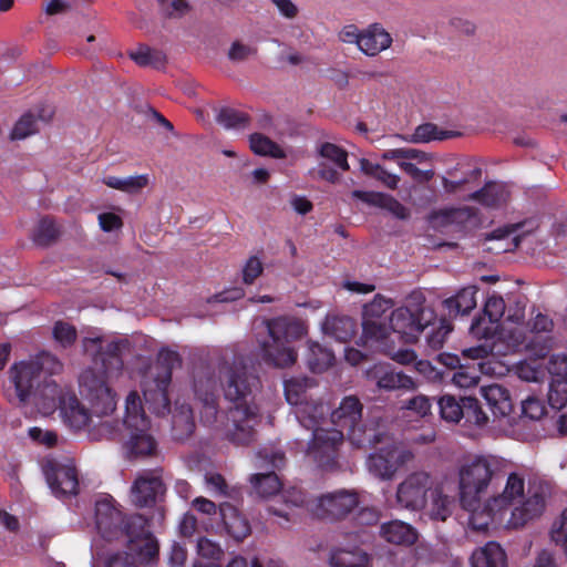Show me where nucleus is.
<instances>
[{
	"instance_id": "obj_4",
	"label": "nucleus",
	"mask_w": 567,
	"mask_h": 567,
	"mask_svg": "<svg viewBox=\"0 0 567 567\" xmlns=\"http://www.w3.org/2000/svg\"><path fill=\"white\" fill-rule=\"evenodd\" d=\"M508 462L496 455H481L464 463L458 471L460 502L471 513V522L475 528L488 525L483 512L487 503L483 499L491 486L506 475Z\"/></svg>"
},
{
	"instance_id": "obj_53",
	"label": "nucleus",
	"mask_w": 567,
	"mask_h": 567,
	"mask_svg": "<svg viewBox=\"0 0 567 567\" xmlns=\"http://www.w3.org/2000/svg\"><path fill=\"white\" fill-rule=\"evenodd\" d=\"M257 54V48L234 41L227 52L228 59L234 63H241Z\"/></svg>"
},
{
	"instance_id": "obj_58",
	"label": "nucleus",
	"mask_w": 567,
	"mask_h": 567,
	"mask_svg": "<svg viewBox=\"0 0 567 567\" xmlns=\"http://www.w3.org/2000/svg\"><path fill=\"white\" fill-rule=\"evenodd\" d=\"M522 411L524 415L530 420H540L545 414L546 409L539 399L529 396L522 402Z\"/></svg>"
},
{
	"instance_id": "obj_16",
	"label": "nucleus",
	"mask_w": 567,
	"mask_h": 567,
	"mask_svg": "<svg viewBox=\"0 0 567 567\" xmlns=\"http://www.w3.org/2000/svg\"><path fill=\"white\" fill-rule=\"evenodd\" d=\"M358 496L346 489L321 495L308 503V511L318 518L341 519L358 506Z\"/></svg>"
},
{
	"instance_id": "obj_61",
	"label": "nucleus",
	"mask_w": 567,
	"mask_h": 567,
	"mask_svg": "<svg viewBox=\"0 0 567 567\" xmlns=\"http://www.w3.org/2000/svg\"><path fill=\"white\" fill-rule=\"evenodd\" d=\"M262 272V264L257 257H250L244 269H243V280L247 285H251L257 277H259Z\"/></svg>"
},
{
	"instance_id": "obj_34",
	"label": "nucleus",
	"mask_w": 567,
	"mask_h": 567,
	"mask_svg": "<svg viewBox=\"0 0 567 567\" xmlns=\"http://www.w3.org/2000/svg\"><path fill=\"white\" fill-rule=\"evenodd\" d=\"M471 560L473 567H507L505 551L494 542L475 550Z\"/></svg>"
},
{
	"instance_id": "obj_38",
	"label": "nucleus",
	"mask_w": 567,
	"mask_h": 567,
	"mask_svg": "<svg viewBox=\"0 0 567 567\" xmlns=\"http://www.w3.org/2000/svg\"><path fill=\"white\" fill-rule=\"evenodd\" d=\"M329 563L331 567H367L369 557L358 548L336 549L331 551Z\"/></svg>"
},
{
	"instance_id": "obj_45",
	"label": "nucleus",
	"mask_w": 567,
	"mask_h": 567,
	"mask_svg": "<svg viewBox=\"0 0 567 567\" xmlns=\"http://www.w3.org/2000/svg\"><path fill=\"white\" fill-rule=\"evenodd\" d=\"M51 114L43 115L39 114L38 117L41 120H48L50 118ZM38 132V123H37V116L28 112L23 114L19 121L14 124L12 132L10 134V138L16 140H24L29 137L30 135H33Z\"/></svg>"
},
{
	"instance_id": "obj_42",
	"label": "nucleus",
	"mask_w": 567,
	"mask_h": 567,
	"mask_svg": "<svg viewBox=\"0 0 567 567\" xmlns=\"http://www.w3.org/2000/svg\"><path fill=\"white\" fill-rule=\"evenodd\" d=\"M216 121L227 130H243L248 126L250 117L235 109L221 107L217 111Z\"/></svg>"
},
{
	"instance_id": "obj_7",
	"label": "nucleus",
	"mask_w": 567,
	"mask_h": 567,
	"mask_svg": "<svg viewBox=\"0 0 567 567\" xmlns=\"http://www.w3.org/2000/svg\"><path fill=\"white\" fill-rule=\"evenodd\" d=\"M122 425L124 430L123 451L127 458H144L156 453L157 443L148 433L150 422L136 392H131L126 398Z\"/></svg>"
},
{
	"instance_id": "obj_41",
	"label": "nucleus",
	"mask_w": 567,
	"mask_h": 567,
	"mask_svg": "<svg viewBox=\"0 0 567 567\" xmlns=\"http://www.w3.org/2000/svg\"><path fill=\"white\" fill-rule=\"evenodd\" d=\"M313 385V381L308 378H291L285 381V395L289 404L298 408L308 402L306 391Z\"/></svg>"
},
{
	"instance_id": "obj_48",
	"label": "nucleus",
	"mask_w": 567,
	"mask_h": 567,
	"mask_svg": "<svg viewBox=\"0 0 567 567\" xmlns=\"http://www.w3.org/2000/svg\"><path fill=\"white\" fill-rule=\"evenodd\" d=\"M130 56L141 66L152 65L161 68L165 63V55L161 51L148 47H140L136 51L131 52Z\"/></svg>"
},
{
	"instance_id": "obj_51",
	"label": "nucleus",
	"mask_w": 567,
	"mask_h": 567,
	"mask_svg": "<svg viewBox=\"0 0 567 567\" xmlns=\"http://www.w3.org/2000/svg\"><path fill=\"white\" fill-rule=\"evenodd\" d=\"M28 361L38 367V372L41 374V378H43V374H56L61 372L63 368L59 359L49 352H41L35 358Z\"/></svg>"
},
{
	"instance_id": "obj_5",
	"label": "nucleus",
	"mask_w": 567,
	"mask_h": 567,
	"mask_svg": "<svg viewBox=\"0 0 567 567\" xmlns=\"http://www.w3.org/2000/svg\"><path fill=\"white\" fill-rule=\"evenodd\" d=\"M9 402L18 406L33 404L42 415H50L56 410L58 384L41 378L38 367L29 361H20L9 369Z\"/></svg>"
},
{
	"instance_id": "obj_49",
	"label": "nucleus",
	"mask_w": 567,
	"mask_h": 567,
	"mask_svg": "<svg viewBox=\"0 0 567 567\" xmlns=\"http://www.w3.org/2000/svg\"><path fill=\"white\" fill-rule=\"evenodd\" d=\"M393 306L391 299L377 295L374 299L363 308L362 320H389L383 317L386 310Z\"/></svg>"
},
{
	"instance_id": "obj_2",
	"label": "nucleus",
	"mask_w": 567,
	"mask_h": 567,
	"mask_svg": "<svg viewBox=\"0 0 567 567\" xmlns=\"http://www.w3.org/2000/svg\"><path fill=\"white\" fill-rule=\"evenodd\" d=\"M223 393L228 403L225 424L226 439L237 446H247L257 437L260 409L256 402L258 377L241 359L221 358Z\"/></svg>"
},
{
	"instance_id": "obj_9",
	"label": "nucleus",
	"mask_w": 567,
	"mask_h": 567,
	"mask_svg": "<svg viewBox=\"0 0 567 567\" xmlns=\"http://www.w3.org/2000/svg\"><path fill=\"white\" fill-rule=\"evenodd\" d=\"M363 405L354 395L346 396L341 400L339 406L330 414L331 423L334 430H341L348 436L350 442L358 446L372 444L375 436L367 434L362 422Z\"/></svg>"
},
{
	"instance_id": "obj_29",
	"label": "nucleus",
	"mask_w": 567,
	"mask_h": 567,
	"mask_svg": "<svg viewBox=\"0 0 567 567\" xmlns=\"http://www.w3.org/2000/svg\"><path fill=\"white\" fill-rule=\"evenodd\" d=\"M381 537L394 545H412L417 539L416 529L402 520H391L380 527Z\"/></svg>"
},
{
	"instance_id": "obj_37",
	"label": "nucleus",
	"mask_w": 567,
	"mask_h": 567,
	"mask_svg": "<svg viewBox=\"0 0 567 567\" xmlns=\"http://www.w3.org/2000/svg\"><path fill=\"white\" fill-rule=\"evenodd\" d=\"M456 133L452 131L440 130L433 123H425L419 125L414 133L408 137H402L404 141L415 144L430 143L432 141H444L455 136Z\"/></svg>"
},
{
	"instance_id": "obj_18",
	"label": "nucleus",
	"mask_w": 567,
	"mask_h": 567,
	"mask_svg": "<svg viewBox=\"0 0 567 567\" xmlns=\"http://www.w3.org/2000/svg\"><path fill=\"white\" fill-rule=\"evenodd\" d=\"M317 153L323 159L319 162L316 171L319 178L334 184L340 179L336 168L349 171L348 153L342 147L324 142L318 145Z\"/></svg>"
},
{
	"instance_id": "obj_46",
	"label": "nucleus",
	"mask_w": 567,
	"mask_h": 567,
	"mask_svg": "<svg viewBox=\"0 0 567 567\" xmlns=\"http://www.w3.org/2000/svg\"><path fill=\"white\" fill-rule=\"evenodd\" d=\"M462 402V419H465L467 423L483 426L488 422V416L482 410L477 399L472 396H463Z\"/></svg>"
},
{
	"instance_id": "obj_15",
	"label": "nucleus",
	"mask_w": 567,
	"mask_h": 567,
	"mask_svg": "<svg viewBox=\"0 0 567 567\" xmlns=\"http://www.w3.org/2000/svg\"><path fill=\"white\" fill-rule=\"evenodd\" d=\"M344 434L341 430L316 429L308 447V455L322 468L331 470L338 464L339 447Z\"/></svg>"
},
{
	"instance_id": "obj_25",
	"label": "nucleus",
	"mask_w": 567,
	"mask_h": 567,
	"mask_svg": "<svg viewBox=\"0 0 567 567\" xmlns=\"http://www.w3.org/2000/svg\"><path fill=\"white\" fill-rule=\"evenodd\" d=\"M351 195L352 197L360 199L369 205L378 206L388 210L398 219L405 220L411 215L410 209L403 206L391 195L364 190H353Z\"/></svg>"
},
{
	"instance_id": "obj_35",
	"label": "nucleus",
	"mask_w": 567,
	"mask_h": 567,
	"mask_svg": "<svg viewBox=\"0 0 567 567\" xmlns=\"http://www.w3.org/2000/svg\"><path fill=\"white\" fill-rule=\"evenodd\" d=\"M509 192L502 183L489 182L483 188L470 195L472 200L487 207H498L508 200Z\"/></svg>"
},
{
	"instance_id": "obj_1",
	"label": "nucleus",
	"mask_w": 567,
	"mask_h": 567,
	"mask_svg": "<svg viewBox=\"0 0 567 567\" xmlns=\"http://www.w3.org/2000/svg\"><path fill=\"white\" fill-rule=\"evenodd\" d=\"M128 347L127 340H113L103 344L102 338L83 339L84 352L93 359L94 367L86 369L80 377L82 392L90 403L91 412L72 393H62L59 389L56 408L63 422L73 430L85 426L99 429L94 439L113 437L118 429L111 421L101 419L110 415L116 408L115 393L110 380L116 378L123 369L122 352Z\"/></svg>"
},
{
	"instance_id": "obj_26",
	"label": "nucleus",
	"mask_w": 567,
	"mask_h": 567,
	"mask_svg": "<svg viewBox=\"0 0 567 567\" xmlns=\"http://www.w3.org/2000/svg\"><path fill=\"white\" fill-rule=\"evenodd\" d=\"M449 177H442V186L446 193H456L471 181H477L482 176V168L471 165V162L458 163L447 171Z\"/></svg>"
},
{
	"instance_id": "obj_30",
	"label": "nucleus",
	"mask_w": 567,
	"mask_h": 567,
	"mask_svg": "<svg viewBox=\"0 0 567 567\" xmlns=\"http://www.w3.org/2000/svg\"><path fill=\"white\" fill-rule=\"evenodd\" d=\"M367 467L370 474L382 481L392 480L398 472L389 446L381 447L370 454L367 460Z\"/></svg>"
},
{
	"instance_id": "obj_12",
	"label": "nucleus",
	"mask_w": 567,
	"mask_h": 567,
	"mask_svg": "<svg viewBox=\"0 0 567 567\" xmlns=\"http://www.w3.org/2000/svg\"><path fill=\"white\" fill-rule=\"evenodd\" d=\"M434 485V481L427 472H413L398 485L396 504L409 511L423 509L426 506L427 494Z\"/></svg>"
},
{
	"instance_id": "obj_20",
	"label": "nucleus",
	"mask_w": 567,
	"mask_h": 567,
	"mask_svg": "<svg viewBox=\"0 0 567 567\" xmlns=\"http://www.w3.org/2000/svg\"><path fill=\"white\" fill-rule=\"evenodd\" d=\"M157 364L163 369V372H159L155 378L156 395L158 401L155 409L157 413L165 414L171 412L167 388L172 380V371L179 368L182 361L177 352L172 350H162L158 353Z\"/></svg>"
},
{
	"instance_id": "obj_14",
	"label": "nucleus",
	"mask_w": 567,
	"mask_h": 567,
	"mask_svg": "<svg viewBox=\"0 0 567 567\" xmlns=\"http://www.w3.org/2000/svg\"><path fill=\"white\" fill-rule=\"evenodd\" d=\"M549 489L546 485L529 486L527 495L511 505V516L507 520L509 527L519 528L538 518L545 511Z\"/></svg>"
},
{
	"instance_id": "obj_43",
	"label": "nucleus",
	"mask_w": 567,
	"mask_h": 567,
	"mask_svg": "<svg viewBox=\"0 0 567 567\" xmlns=\"http://www.w3.org/2000/svg\"><path fill=\"white\" fill-rule=\"evenodd\" d=\"M147 182L148 179L145 175L127 177L107 176L103 179L106 186L130 194L140 192L147 185Z\"/></svg>"
},
{
	"instance_id": "obj_22",
	"label": "nucleus",
	"mask_w": 567,
	"mask_h": 567,
	"mask_svg": "<svg viewBox=\"0 0 567 567\" xmlns=\"http://www.w3.org/2000/svg\"><path fill=\"white\" fill-rule=\"evenodd\" d=\"M164 493L165 485L161 477L148 472L135 480L131 488V501L135 506L145 507L154 504Z\"/></svg>"
},
{
	"instance_id": "obj_17",
	"label": "nucleus",
	"mask_w": 567,
	"mask_h": 567,
	"mask_svg": "<svg viewBox=\"0 0 567 567\" xmlns=\"http://www.w3.org/2000/svg\"><path fill=\"white\" fill-rule=\"evenodd\" d=\"M367 379L374 383L380 391L411 392L417 389V383L403 371L395 370L388 364H375L367 371Z\"/></svg>"
},
{
	"instance_id": "obj_31",
	"label": "nucleus",
	"mask_w": 567,
	"mask_h": 567,
	"mask_svg": "<svg viewBox=\"0 0 567 567\" xmlns=\"http://www.w3.org/2000/svg\"><path fill=\"white\" fill-rule=\"evenodd\" d=\"M476 286H467L443 301L450 317L466 316L476 307Z\"/></svg>"
},
{
	"instance_id": "obj_60",
	"label": "nucleus",
	"mask_w": 567,
	"mask_h": 567,
	"mask_svg": "<svg viewBox=\"0 0 567 567\" xmlns=\"http://www.w3.org/2000/svg\"><path fill=\"white\" fill-rule=\"evenodd\" d=\"M522 226H523L522 224H514V225H509L502 229H496L487 237V239L501 240V239L511 237V241H512L513 246L517 247L520 243L522 235H515V234L518 231V229Z\"/></svg>"
},
{
	"instance_id": "obj_10",
	"label": "nucleus",
	"mask_w": 567,
	"mask_h": 567,
	"mask_svg": "<svg viewBox=\"0 0 567 567\" xmlns=\"http://www.w3.org/2000/svg\"><path fill=\"white\" fill-rule=\"evenodd\" d=\"M433 313L423 307L415 306L400 307L392 311L389 317L390 327L393 333L404 343H414L419 336L429 327Z\"/></svg>"
},
{
	"instance_id": "obj_64",
	"label": "nucleus",
	"mask_w": 567,
	"mask_h": 567,
	"mask_svg": "<svg viewBox=\"0 0 567 567\" xmlns=\"http://www.w3.org/2000/svg\"><path fill=\"white\" fill-rule=\"evenodd\" d=\"M29 436L40 443V444H43L48 447H52L55 445L56 443V440H58V436H56V433L53 432V431H43L42 429L40 427H31L29 429Z\"/></svg>"
},
{
	"instance_id": "obj_11",
	"label": "nucleus",
	"mask_w": 567,
	"mask_h": 567,
	"mask_svg": "<svg viewBox=\"0 0 567 567\" xmlns=\"http://www.w3.org/2000/svg\"><path fill=\"white\" fill-rule=\"evenodd\" d=\"M257 467L265 472L254 474L250 482L261 496H272L281 488L276 471L286 465V456L281 451L264 449L257 453Z\"/></svg>"
},
{
	"instance_id": "obj_50",
	"label": "nucleus",
	"mask_w": 567,
	"mask_h": 567,
	"mask_svg": "<svg viewBox=\"0 0 567 567\" xmlns=\"http://www.w3.org/2000/svg\"><path fill=\"white\" fill-rule=\"evenodd\" d=\"M462 398L456 400L452 395H443L439 400L440 413L442 419L447 422H458L462 419Z\"/></svg>"
},
{
	"instance_id": "obj_63",
	"label": "nucleus",
	"mask_w": 567,
	"mask_h": 567,
	"mask_svg": "<svg viewBox=\"0 0 567 567\" xmlns=\"http://www.w3.org/2000/svg\"><path fill=\"white\" fill-rule=\"evenodd\" d=\"M547 370L550 374L558 377V379L567 378V355L556 354L549 359Z\"/></svg>"
},
{
	"instance_id": "obj_21",
	"label": "nucleus",
	"mask_w": 567,
	"mask_h": 567,
	"mask_svg": "<svg viewBox=\"0 0 567 567\" xmlns=\"http://www.w3.org/2000/svg\"><path fill=\"white\" fill-rule=\"evenodd\" d=\"M505 311V301L501 296L488 297L484 306V316L475 318L470 332L478 339H491L497 330V322Z\"/></svg>"
},
{
	"instance_id": "obj_40",
	"label": "nucleus",
	"mask_w": 567,
	"mask_h": 567,
	"mask_svg": "<svg viewBox=\"0 0 567 567\" xmlns=\"http://www.w3.org/2000/svg\"><path fill=\"white\" fill-rule=\"evenodd\" d=\"M307 363L311 371L320 373L327 370L333 362V353L317 342H309Z\"/></svg>"
},
{
	"instance_id": "obj_55",
	"label": "nucleus",
	"mask_w": 567,
	"mask_h": 567,
	"mask_svg": "<svg viewBox=\"0 0 567 567\" xmlns=\"http://www.w3.org/2000/svg\"><path fill=\"white\" fill-rule=\"evenodd\" d=\"M53 337L56 342L66 348L76 339V330L68 322L58 321L53 328Z\"/></svg>"
},
{
	"instance_id": "obj_23",
	"label": "nucleus",
	"mask_w": 567,
	"mask_h": 567,
	"mask_svg": "<svg viewBox=\"0 0 567 567\" xmlns=\"http://www.w3.org/2000/svg\"><path fill=\"white\" fill-rule=\"evenodd\" d=\"M391 34L379 23L362 30L359 50L368 56H377L392 44Z\"/></svg>"
},
{
	"instance_id": "obj_6",
	"label": "nucleus",
	"mask_w": 567,
	"mask_h": 567,
	"mask_svg": "<svg viewBox=\"0 0 567 567\" xmlns=\"http://www.w3.org/2000/svg\"><path fill=\"white\" fill-rule=\"evenodd\" d=\"M261 327L267 333L266 338L258 334V343L262 359L277 368H286L296 362L297 353L290 342L302 338L307 333L306 324L296 318L278 317L265 319Z\"/></svg>"
},
{
	"instance_id": "obj_52",
	"label": "nucleus",
	"mask_w": 567,
	"mask_h": 567,
	"mask_svg": "<svg viewBox=\"0 0 567 567\" xmlns=\"http://www.w3.org/2000/svg\"><path fill=\"white\" fill-rule=\"evenodd\" d=\"M548 402L555 410H561L567 404V379H557L551 382Z\"/></svg>"
},
{
	"instance_id": "obj_28",
	"label": "nucleus",
	"mask_w": 567,
	"mask_h": 567,
	"mask_svg": "<svg viewBox=\"0 0 567 567\" xmlns=\"http://www.w3.org/2000/svg\"><path fill=\"white\" fill-rule=\"evenodd\" d=\"M219 515L226 532L236 540H243L250 533L247 519L240 515L238 509L229 503H223L219 507Z\"/></svg>"
},
{
	"instance_id": "obj_59",
	"label": "nucleus",
	"mask_w": 567,
	"mask_h": 567,
	"mask_svg": "<svg viewBox=\"0 0 567 567\" xmlns=\"http://www.w3.org/2000/svg\"><path fill=\"white\" fill-rule=\"evenodd\" d=\"M399 166L401 169H403L408 175H410L415 182L417 183H426L431 181L434 176V172L429 171H422L417 168L413 163L406 162V161H399Z\"/></svg>"
},
{
	"instance_id": "obj_27",
	"label": "nucleus",
	"mask_w": 567,
	"mask_h": 567,
	"mask_svg": "<svg viewBox=\"0 0 567 567\" xmlns=\"http://www.w3.org/2000/svg\"><path fill=\"white\" fill-rule=\"evenodd\" d=\"M481 393L495 417L509 415L513 410V403L507 389L499 384H491L482 386Z\"/></svg>"
},
{
	"instance_id": "obj_3",
	"label": "nucleus",
	"mask_w": 567,
	"mask_h": 567,
	"mask_svg": "<svg viewBox=\"0 0 567 567\" xmlns=\"http://www.w3.org/2000/svg\"><path fill=\"white\" fill-rule=\"evenodd\" d=\"M95 523L101 536L106 540L124 539L141 564H153L158 558L159 546L147 529V520L138 514L125 516L111 497L95 502Z\"/></svg>"
},
{
	"instance_id": "obj_44",
	"label": "nucleus",
	"mask_w": 567,
	"mask_h": 567,
	"mask_svg": "<svg viewBox=\"0 0 567 567\" xmlns=\"http://www.w3.org/2000/svg\"><path fill=\"white\" fill-rule=\"evenodd\" d=\"M250 148L258 155L270 156L274 158L286 157V153L277 143L260 133H254L250 135Z\"/></svg>"
},
{
	"instance_id": "obj_33",
	"label": "nucleus",
	"mask_w": 567,
	"mask_h": 567,
	"mask_svg": "<svg viewBox=\"0 0 567 567\" xmlns=\"http://www.w3.org/2000/svg\"><path fill=\"white\" fill-rule=\"evenodd\" d=\"M328 412L329 409L324 403L316 401L302 403L295 410L296 417L300 425L311 430L312 433L316 429H321L320 423Z\"/></svg>"
},
{
	"instance_id": "obj_57",
	"label": "nucleus",
	"mask_w": 567,
	"mask_h": 567,
	"mask_svg": "<svg viewBox=\"0 0 567 567\" xmlns=\"http://www.w3.org/2000/svg\"><path fill=\"white\" fill-rule=\"evenodd\" d=\"M197 551L203 558L213 560H220L224 555L220 546L206 537L198 539Z\"/></svg>"
},
{
	"instance_id": "obj_56",
	"label": "nucleus",
	"mask_w": 567,
	"mask_h": 567,
	"mask_svg": "<svg viewBox=\"0 0 567 567\" xmlns=\"http://www.w3.org/2000/svg\"><path fill=\"white\" fill-rule=\"evenodd\" d=\"M431 406L432 404L430 398L423 394H419L403 401L401 408L412 411L420 416H425L430 413Z\"/></svg>"
},
{
	"instance_id": "obj_62",
	"label": "nucleus",
	"mask_w": 567,
	"mask_h": 567,
	"mask_svg": "<svg viewBox=\"0 0 567 567\" xmlns=\"http://www.w3.org/2000/svg\"><path fill=\"white\" fill-rule=\"evenodd\" d=\"M450 331L451 328L444 323H441L440 327L433 329L431 333L426 336L429 347L433 350L442 348Z\"/></svg>"
},
{
	"instance_id": "obj_47",
	"label": "nucleus",
	"mask_w": 567,
	"mask_h": 567,
	"mask_svg": "<svg viewBox=\"0 0 567 567\" xmlns=\"http://www.w3.org/2000/svg\"><path fill=\"white\" fill-rule=\"evenodd\" d=\"M60 235L54 221L50 218H42L33 231V241L39 246L53 244Z\"/></svg>"
},
{
	"instance_id": "obj_32",
	"label": "nucleus",
	"mask_w": 567,
	"mask_h": 567,
	"mask_svg": "<svg viewBox=\"0 0 567 567\" xmlns=\"http://www.w3.org/2000/svg\"><path fill=\"white\" fill-rule=\"evenodd\" d=\"M195 429V422L193 417V411L188 403L175 402L173 419H172V432L175 440L183 441L188 439Z\"/></svg>"
},
{
	"instance_id": "obj_24",
	"label": "nucleus",
	"mask_w": 567,
	"mask_h": 567,
	"mask_svg": "<svg viewBox=\"0 0 567 567\" xmlns=\"http://www.w3.org/2000/svg\"><path fill=\"white\" fill-rule=\"evenodd\" d=\"M321 329L324 336L346 343L354 337L357 323L349 316L330 313L321 323Z\"/></svg>"
},
{
	"instance_id": "obj_36",
	"label": "nucleus",
	"mask_w": 567,
	"mask_h": 567,
	"mask_svg": "<svg viewBox=\"0 0 567 567\" xmlns=\"http://www.w3.org/2000/svg\"><path fill=\"white\" fill-rule=\"evenodd\" d=\"M453 499L444 493L443 487L435 484L430 492L427 515L433 520L445 522L451 516Z\"/></svg>"
},
{
	"instance_id": "obj_13",
	"label": "nucleus",
	"mask_w": 567,
	"mask_h": 567,
	"mask_svg": "<svg viewBox=\"0 0 567 567\" xmlns=\"http://www.w3.org/2000/svg\"><path fill=\"white\" fill-rule=\"evenodd\" d=\"M47 483L59 498L74 496L79 493V477L73 462L48 458L43 465Z\"/></svg>"
},
{
	"instance_id": "obj_54",
	"label": "nucleus",
	"mask_w": 567,
	"mask_h": 567,
	"mask_svg": "<svg viewBox=\"0 0 567 567\" xmlns=\"http://www.w3.org/2000/svg\"><path fill=\"white\" fill-rule=\"evenodd\" d=\"M161 11L168 18H182L189 10L190 6L186 0H157Z\"/></svg>"
},
{
	"instance_id": "obj_8",
	"label": "nucleus",
	"mask_w": 567,
	"mask_h": 567,
	"mask_svg": "<svg viewBox=\"0 0 567 567\" xmlns=\"http://www.w3.org/2000/svg\"><path fill=\"white\" fill-rule=\"evenodd\" d=\"M221 358L216 362L200 365L194 373L193 391L195 399L200 403V420L206 425L217 422L219 411V389H223L224 372Z\"/></svg>"
},
{
	"instance_id": "obj_19",
	"label": "nucleus",
	"mask_w": 567,
	"mask_h": 567,
	"mask_svg": "<svg viewBox=\"0 0 567 567\" xmlns=\"http://www.w3.org/2000/svg\"><path fill=\"white\" fill-rule=\"evenodd\" d=\"M525 482L524 477L517 473H511L507 477V482L503 493L498 496L493 497L486 506H484L483 512H486V517L489 519H503V514L506 509L514 505L515 502L520 499L524 495Z\"/></svg>"
},
{
	"instance_id": "obj_39",
	"label": "nucleus",
	"mask_w": 567,
	"mask_h": 567,
	"mask_svg": "<svg viewBox=\"0 0 567 567\" xmlns=\"http://www.w3.org/2000/svg\"><path fill=\"white\" fill-rule=\"evenodd\" d=\"M389 320H362V336L364 343H380L390 338L392 330Z\"/></svg>"
}]
</instances>
